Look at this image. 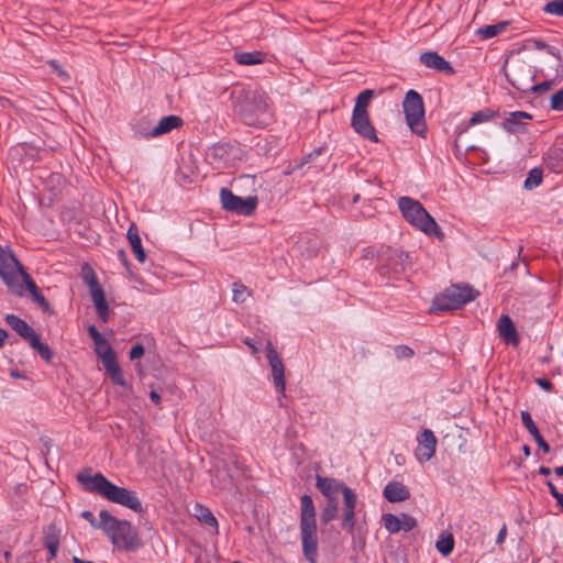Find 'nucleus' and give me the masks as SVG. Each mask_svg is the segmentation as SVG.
<instances>
[{
  "instance_id": "nucleus-22",
  "label": "nucleus",
  "mask_w": 563,
  "mask_h": 563,
  "mask_svg": "<svg viewBox=\"0 0 563 563\" xmlns=\"http://www.w3.org/2000/svg\"><path fill=\"white\" fill-rule=\"evenodd\" d=\"M532 119V115L525 111H514L504 120L503 128L509 133H517L523 130L525 125Z\"/></svg>"
},
{
  "instance_id": "nucleus-7",
  "label": "nucleus",
  "mask_w": 563,
  "mask_h": 563,
  "mask_svg": "<svg viewBox=\"0 0 563 563\" xmlns=\"http://www.w3.org/2000/svg\"><path fill=\"white\" fill-rule=\"evenodd\" d=\"M402 109L410 130L417 135L424 137L427 125L422 97L416 90L410 89L404 98Z\"/></svg>"
},
{
  "instance_id": "nucleus-31",
  "label": "nucleus",
  "mask_w": 563,
  "mask_h": 563,
  "mask_svg": "<svg viewBox=\"0 0 563 563\" xmlns=\"http://www.w3.org/2000/svg\"><path fill=\"white\" fill-rule=\"evenodd\" d=\"M82 280L88 286L90 294L95 291L102 290V286L100 285L98 277L95 271L90 267L88 263H84L81 266Z\"/></svg>"
},
{
  "instance_id": "nucleus-63",
  "label": "nucleus",
  "mask_w": 563,
  "mask_h": 563,
  "mask_svg": "<svg viewBox=\"0 0 563 563\" xmlns=\"http://www.w3.org/2000/svg\"><path fill=\"white\" fill-rule=\"evenodd\" d=\"M51 65H52V66H54V67H56V62H55V60H52V62H51Z\"/></svg>"
},
{
  "instance_id": "nucleus-1",
  "label": "nucleus",
  "mask_w": 563,
  "mask_h": 563,
  "mask_svg": "<svg viewBox=\"0 0 563 563\" xmlns=\"http://www.w3.org/2000/svg\"><path fill=\"white\" fill-rule=\"evenodd\" d=\"M77 481L89 493L100 495L102 498L135 512L143 511L142 503L134 492L117 486L101 473L81 472L77 475Z\"/></svg>"
},
{
  "instance_id": "nucleus-2",
  "label": "nucleus",
  "mask_w": 563,
  "mask_h": 563,
  "mask_svg": "<svg viewBox=\"0 0 563 563\" xmlns=\"http://www.w3.org/2000/svg\"><path fill=\"white\" fill-rule=\"evenodd\" d=\"M300 540L302 554L309 563L318 562V531L316 508L311 496L300 498Z\"/></svg>"
},
{
  "instance_id": "nucleus-19",
  "label": "nucleus",
  "mask_w": 563,
  "mask_h": 563,
  "mask_svg": "<svg viewBox=\"0 0 563 563\" xmlns=\"http://www.w3.org/2000/svg\"><path fill=\"white\" fill-rule=\"evenodd\" d=\"M419 60L428 68L434 69L440 73L453 75L455 73L451 64L444 59L437 52H424L420 55Z\"/></svg>"
},
{
  "instance_id": "nucleus-40",
  "label": "nucleus",
  "mask_w": 563,
  "mask_h": 563,
  "mask_svg": "<svg viewBox=\"0 0 563 563\" xmlns=\"http://www.w3.org/2000/svg\"><path fill=\"white\" fill-rule=\"evenodd\" d=\"M544 12L548 14L563 16V0H553L544 5Z\"/></svg>"
},
{
  "instance_id": "nucleus-49",
  "label": "nucleus",
  "mask_w": 563,
  "mask_h": 563,
  "mask_svg": "<svg viewBox=\"0 0 563 563\" xmlns=\"http://www.w3.org/2000/svg\"><path fill=\"white\" fill-rule=\"evenodd\" d=\"M536 384L545 391H551L553 388L552 383L547 378H536Z\"/></svg>"
},
{
  "instance_id": "nucleus-24",
  "label": "nucleus",
  "mask_w": 563,
  "mask_h": 563,
  "mask_svg": "<svg viewBox=\"0 0 563 563\" xmlns=\"http://www.w3.org/2000/svg\"><path fill=\"white\" fill-rule=\"evenodd\" d=\"M383 493L384 497L390 503L405 501L410 497L408 488L399 482H389Z\"/></svg>"
},
{
  "instance_id": "nucleus-56",
  "label": "nucleus",
  "mask_w": 563,
  "mask_h": 563,
  "mask_svg": "<svg viewBox=\"0 0 563 563\" xmlns=\"http://www.w3.org/2000/svg\"><path fill=\"white\" fill-rule=\"evenodd\" d=\"M244 343L252 350L253 353L257 352V347H256V345H255V343H254V341L252 339L246 338L244 340Z\"/></svg>"
},
{
  "instance_id": "nucleus-17",
  "label": "nucleus",
  "mask_w": 563,
  "mask_h": 563,
  "mask_svg": "<svg viewBox=\"0 0 563 563\" xmlns=\"http://www.w3.org/2000/svg\"><path fill=\"white\" fill-rule=\"evenodd\" d=\"M342 495L344 498V517L342 527L349 532H352L355 526L356 495L350 487H342Z\"/></svg>"
},
{
  "instance_id": "nucleus-9",
  "label": "nucleus",
  "mask_w": 563,
  "mask_h": 563,
  "mask_svg": "<svg viewBox=\"0 0 563 563\" xmlns=\"http://www.w3.org/2000/svg\"><path fill=\"white\" fill-rule=\"evenodd\" d=\"M23 268L12 249L9 245L3 246L0 244V277L13 292H22L19 273L22 272Z\"/></svg>"
},
{
  "instance_id": "nucleus-16",
  "label": "nucleus",
  "mask_w": 563,
  "mask_h": 563,
  "mask_svg": "<svg viewBox=\"0 0 563 563\" xmlns=\"http://www.w3.org/2000/svg\"><path fill=\"white\" fill-rule=\"evenodd\" d=\"M88 333L93 342L95 352L98 357H100L102 363L107 362V360L117 357L108 340L98 331L93 324L88 327Z\"/></svg>"
},
{
  "instance_id": "nucleus-54",
  "label": "nucleus",
  "mask_w": 563,
  "mask_h": 563,
  "mask_svg": "<svg viewBox=\"0 0 563 563\" xmlns=\"http://www.w3.org/2000/svg\"><path fill=\"white\" fill-rule=\"evenodd\" d=\"M150 398H151V400H152L156 406H159V404H161V396H159V394H158L157 391L152 390V391L150 393Z\"/></svg>"
},
{
  "instance_id": "nucleus-21",
  "label": "nucleus",
  "mask_w": 563,
  "mask_h": 563,
  "mask_svg": "<svg viewBox=\"0 0 563 563\" xmlns=\"http://www.w3.org/2000/svg\"><path fill=\"white\" fill-rule=\"evenodd\" d=\"M543 164L552 173H563V147L550 146L543 155Z\"/></svg>"
},
{
  "instance_id": "nucleus-42",
  "label": "nucleus",
  "mask_w": 563,
  "mask_h": 563,
  "mask_svg": "<svg viewBox=\"0 0 563 563\" xmlns=\"http://www.w3.org/2000/svg\"><path fill=\"white\" fill-rule=\"evenodd\" d=\"M20 277L24 282L26 289L29 290V292L31 294L32 297L34 296V294H37L40 291L36 284L31 278V276L25 272L24 268L22 269V272L19 273V278Z\"/></svg>"
},
{
  "instance_id": "nucleus-25",
  "label": "nucleus",
  "mask_w": 563,
  "mask_h": 563,
  "mask_svg": "<svg viewBox=\"0 0 563 563\" xmlns=\"http://www.w3.org/2000/svg\"><path fill=\"white\" fill-rule=\"evenodd\" d=\"M521 421L525 428L528 430V432L532 435L534 441L538 443L539 448L544 452H550V445L547 443V441L543 439L542 434L540 433L538 427L533 422L531 415L528 411H521Z\"/></svg>"
},
{
  "instance_id": "nucleus-34",
  "label": "nucleus",
  "mask_w": 563,
  "mask_h": 563,
  "mask_svg": "<svg viewBox=\"0 0 563 563\" xmlns=\"http://www.w3.org/2000/svg\"><path fill=\"white\" fill-rule=\"evenodd\" d=\"M374 96V91L371 89H365L358 93L355 100L354 109L353 111H362V112H368L367 108L368 104Z\"/></svg>"
},
{
  "instance_id": "nucleus-26",
  "label": "nucleus",
  "mask_w": 563,
  "mask_h": 563,
  "mask_svg": "<svg viewBox=\"0 0 563 563\" xmlns=\"http://www.w3.org/2000/svg\"><path fill=\"white\" fill-rule=\"evenodd\" d=\"M126 238L130 242V245H131V249H132V252H133L135 258L140 263H144L146 260V254L142 246V240H141L139 229L135 223L130 224V227L128 229Z\"/></svg>"
},
{
  "instance_id": "nucleus-11",
  "label": "nucleus",
  "mask_w": 563,
  "mask_h": 563,
  "mask_svg": "<svg viewBox=\"0 0 563 563\" xmlns=\"http://www.w3.org/2000/svg\"><path fill=\"white\" fill-rule=\"evenodd\" d=\"M408 254L391 247H383L378 254V272L383 277L397 278L408 266Z\"/></svg>"
},
{
  "instance_id": "nucleus-33",
  "label": "nucleus",
  "mask_w": 563,
  "mask_h": 563,
  "mask_svg": "<svg viewBox=\"0 0 563 563\" xmlns=\"http://www.w3.org/2000/svg\"><path fill=\"white\" fill-rule=\"evenodd\" d=\"M435 548L444 556L452 553L454 549V539L452 533L442 532L435 542Z\"/></svg>"
},
{
  "instance_id": "nucleus-30",
  "label": "nucleus",
  "mask_w": 563,
  "mask_h": 563,
  "mask_svg": "<svg viewBox=\"0 0 563 563\" xmlns=\"http://www.w3.org/2000/svg\"><path fill=\"white\" fill-rule=\"evenodd\" d=\"M195 517L202 523L214 529L218 532V520L208 507L200 504L195 506Z\"/></svg>"
},
{
  "instance_id": "nucleus-4",
  "label": "nucleus",
  "mask_w": 563,
  "mask_h": 563,
  "mask_svg": "<svg viewBox=\"0 0 563 563\" xmlns=\"http://www.w3.org/2000/svg\"><path fill=\"white\" fill-rule=\"evenodd\" d=\"M398 208L402 217L416 229L430 236L443 238V233L435 220L418 200L407 196L400 197L398 199Z\"/></svg>"
},
{
  "instance_id": "nucleus-41",
  "label": "nucleus",
  "mask_w": 563,
  "mask_h": 563,
  "mask_svg": "<svg viewBox=\"0 0 563 563\" xmlns=\"http://www.w3.org/2000/svg\"><path fill=\"white\" fill-rule=\"evenodd\" d=\"M398 517L400 521V530L408 532L417 527V520L410 515L402 512Z\"/></svg>"
},
{
  "instance_id": "nucleus-13",
  "label": "nucleus",
  "mask_w": 563,
  "mask_h": 563,
  "mask_svg": "<svg viewBox=\"0 0 563 563\" xmlns=\"http://www.w3.org/2000/svg\"><path fill=\"white\" fill-rule=\"evenodd\" d=\"M266 357L272 368V375L274 385L278 395H285L286 382H285V367L280 356L273 346L271 341L266 343Z\"/></svg>"
},
{
  "instance_id": "nucleus-52",
  "label": "nucleus",
  "mask_w": 563,
  "mask_h": 563,
  "mask_svg": "<svg viewBox=\"0 0 563 563\" xmlns=\"http://www.w3.org/2000/svg\"><path fill=\"white\" fill-rule=\"evenodd\" d=\"M81 517H82V518H85L86 520H88V521H89V523H90L92 527L98 528L99 522H97V520H96V518H95V516H93V514H92L91 511H84V512L81 514Z\"/></svg>"
},
{
  "instance_id": "nucleus-37",
  "label": "nucleus",
  "mask_w": 563,
  "mask_h": 563,
  "mask_svg": "<svg viewBox=\"0 0 563 563\" xmlns=\"http://www.w3.org/2000/svg\"><path fill=\"white\" fill-rule=\"evenodd\" d=\"M251 296V291L241 283H234L232 286V299L236 303H243Z\"/></svg>"
},
{
  "instance_id": "nucleus-23",
  "label": "nucleus",
  "mask_w": 563,
  "mask_h": 563,
  "mask_svg": "<svg viewBox=\"0 0 563 563\" xmlns=\"http://www.w3.org/2000/svg\"><path fill=\"white\" fill-rule=\"evenodd\" d=\"M316 486L329 500H336V495L339 492L342 493V487H347L336 482L334 478L322 477L320 475H317Z\"/></svg>"
},
{
  "instance_id": "nucleus-32",
  "label": "nucleus",
  "mask_w": 563,
  "mask_h": 563,
  "mask_svg": "<svg viewBox=\"0 0 563 563\" xmlns=\"http://www.w3.org/2000/svg\"><path fill=\"white\" fill-rule=\"evenodd\" d=\"M234 59L240 65H257L264 62L262 52H240L234 54Z\"/></svg>"
},
{
  "instance_id": "nucleus-6",
  "label": "nucleus",
  "mask_w": 563,
  "mask_h": 563,
  "mask_svg": "<svg viewBox=\"0 0 563 563\" xmlns=\"http://www.w3.org/2000/svg\"><path fill=\"white\" fill-rule=\"evenodd\" d=\"M477 295L468 285H452L434 298L433 307L439 311L456 310L474 300Z\"/></svg>"
},
{
  "instance_id": "nucleus-20",
  "label": "nucleus",
  "mask_w": 563,
  "mask_h": 563,
  "mask_svg": "<svg viewBox=\"0 0 563 563\" xmlns=\"http://www.w3.org/2000/svg\"><path fill=\"white\" fill-rule=\"evenodd\" d=\"M497 330L500 339L509 344L517 345L519 338L517 329L508 314H501L497 322Z\"/></svg>"
},
{
  "instance_id": "nucleus-28",
  "label": "nucleus",
  "mask_w": 563,
  "mask_h": 563,
  "mask_svg": "<svg viewBox=\"0 0 563 563\" xmlns=\"http://www.w3.org/2000/svg\"><path fill=\"white\" fill-rule=\"evenodd\" d=\"M104 369L109 374L111 380L119 386H126V380L124 378L123 372L118 364L117 357L111 360H107V362L102 363Z\"/></svg>"
},
{
  "instance_id": "nucleus-35",
  "label": "nucleus",
  "mask_w": 563,
  "mask_h": 563,
  "mask_svg": "<svg viewBox=\"0 0 563 563\" xmlns=\"http://www.w3.org/2000/svg\"><path fill=\"white\" fill-rule=\"evenodd\" d=\"M542 169L539 168V167H534L532 168L529 173H528V176L525 180V188L527 190H532L537 187H539L542 183Z\"/></svg>"
},
{
  "instance_id": "nucleus-38",
  "label": "nucleus",
  "mask_w": 563,
  "mask_h": 563,
  "mask_svg": "<svg viewBox=\"0 0 563 563\" xmlns=\"http://www.w3.org/2000/svg\"><path fill=\"white\" fill-rule=\"evenodd\" d=\"M385 529L390 533H398L400 530L399 517L393 514H385L382 517Z\"/></svg>"
},
{
  "instance_id": "nucleus-55",
  "label": "nucleus",
  "mask_w": 563,
  "mask_h": 563,
  "mask_svg": "<svg viewBox=\"0 0 563 563\" xmlns=\"http://www.w3.org/2000/svg\"><path fill=\"white\" fill-rule=\"evenodd\" d=\"M9 338V333L0 328V349L3 346L4 341Z\"/></svg>"
},
{
  "instance_id": "nucleus-43",
  "label": "nucleus",
  "mask_w": 563,
  "mask_h": 563,
  "mask_svg": "<svg viewBox=\"0 0 563 563\" xmlns=\"http://www.w3.org/2000/svg\"><path fill=\"white\" fill-rule=\"evenodd\" d=\"M492 118H493V114L489 111H487V110L478 111V112H475L471 117L468 125H476L478 123L487 122Z\"/></svg>"
},
{
  "instance_id": "nucleus-39",
  "label": "nucleus",
  "mask_w": 563,
  "mask_h": 563,
  "mask_svg": "<svg viewBox=\"0 0 563 563\" xmlns=\"http://www.w3.org/2000/svg\"><path fill=\"white\" fill-rule=\"evenodd\" d=\"M338 515V503L336 500H329L321 514V521L329 523L336 518Z\"/></svg>"
},
{
  "instance_id": "nucleus-62",
  "label": "nucleus",
  "mask_w": 563,
  "mask_h": 563,
  "mask_svg": "<svg viewBox=\"0 0 563 563\" xmlns=\"http://www.w3.org/2000/svg\"><path fill=\"white\" fill-rule=\"evenodd\" d=\"M119 255H120L121 257H124V256H125L124 251H120V252H119Z\"/></svg>"
},
{
  "instance_id": "nucleus-44",
  "label": "nucleus",
  "mask_w": 563,
  "mask_h": 563,
  "mask_svg": "<svg viewBox=\"0 0 563 563\" xmlns=\"http://www.w3.org/2000/svg\"><path fill=\"white\" fill-rule=\"evenodd\" d=\"M551 109L554 111H563V88L552 95Z\"/></svg>"
},
{
  "instance_id": "nucleus-12",
  "label": "nucleus",
  "mask_w": 563,
  "mask_h": 563,
  "mask_svg": "<svg viewBox=\"0 0 563 563\" xmlns=\"http://www.w3.org/2000/svg\"><path fill=\"white\" fill-rule=\"evenodd\" d=\"M220 201L222 208L229 212L239 216H251L257 208L258 199L256 196H249L246 198L234 195L228 188H221Z\"/></svg>"
},
{
  "instance_id": "nucleus-29",
  "label": "nucleus",
  "mask_w": 563,
  "mask_h": 563,
  "mask_svg": "<svg viewBox=\"0 0 563 563\" xmlns=\"http://www.w3.org/2000/svg\"><path fill=\"white\" fill-rule=\"evenodd\" d=\"M90 296L96 307L98 317L103 322H107L109 320V306L106 300L104 290L102 289L100 291H95L93 294H90Z\"/></svg>"
},
{
  "instance_id": "nucleus-48",
  "label": "nucleus",
  "mask_w": 563,
  "mask_h": 563,
  "mask_svg": "<svg viewBox=\"0 0 563 563\" xmlns=\"http://www.w3.org/2000/svg\"><path fill=\"white\" fill-rule=\"evenodd\" d=\"M547 486L549 488L550 494L556 500V503L563 499V494L556 489V487L551 481L547 482Z\"/></svg>"
},
{
  "instance_id": "nucleus-57",
  "label": "nucleus",
  "mask_w": 563,
  "mask_h": 563,
  "mask_svg": "<svg viewBox=\"0 0 563 563\" xmlns=\"http://www.w3.org/2000/svg\"><path fill=\"white\" fill-rule=\"evenodd\" d=\"M538 472L543 476H549L551 474V470L547 466H540Z\"/></svg>"
},
{
  "instance_id": "nucleus-45",
  "label": "nucleus",
  "mask_w": 563,
  "mask_h": 563,
  "mask_svg": "<svg viewBox=\"0 0 563 563\" xmlns=\"http://www.w3.org/2000/svg\"><path fill=\"white\" fill-rule=\"evenodd\" d=\"M397 358H410L413 356V350L407 345H398L395 347Z\"/></svg>"
},
{
  "instance_id": "nucleus-5",
  "label": "nucleus",
  "mask_w": 563,
  "mask_h": 563,
  "mask_svg": "<svg viewBox=\"0 0 563 563\" xmlns=\"http://www.w3.org/2000/svg\"><path fill=\"white\" fill-rule=\"evenodd\" d=\"M240 113L243 122L250 126L264 128L273 120V111L264 93L254 92L246 97L240 106Z\"/></svg>"
},
{
  "instance_id": "nucleus-36",
  "label": "nucleus",
  "mask_w": 563,
  "mask_h": 563,
  "mask_svg": "<svg viewBox=\"0 0 563 563\" xmlns=\"http://www.w3.org/2000/svg\"><path fill=\"white\" fill-rule=\"evenodd\" d=\"M508 24H509V22H500V23L493 24V25H486L478 30V34L483 38H492L498 34H500L503 31H505L506 27L508 26Z\"/></svg>"
},
{
  "instance_id": "nucleus-60",
  "label": "nucleus",
  "mask_w": 563,
  "mask_h": 563,
  "mask_svg": "<svg viewBox=\"0 0 563 563\" xmlns=\"http://www.w3.org/2000/svg\"><path fill=\"white\" fill-rule=\"evenodd\" d=\"M11 374H12L13 377H16V378L21 377V375L19 373L12 372Z\"/></svg>"
},
{
  "instance_id": "nucleus-14",
  "label": "nucleus",
  "mask_w": 563,
  "mask_h": 563,
  "mask_svg": "<svg viewBox=\"0 0 563 563\" xmlns=\"http://www.w3.org/2000/svg\"><path fill=\"white\" fill-rule=\"evenodd\" d=\"M351 125L354 129V131L364 139H367L375 143L378 142V136L376 134L375 128L373 126L369 120L368 112L353 111Z\"/></svg>"
},
{
  "instance_id": "nucleus-61",
  "label": "nucleus",
  "mask_w": 563,
  "mask_h": 563,
  "mask_svg": "<svg viewBox=\"0 0 563 563\" xmlns=\"http://www.w3.org/2000/svg\"><path fill=\"white\" fill-rule=\"evenodd\" d=\"M360 196L356 195L354 198H353V202H356L358 200Z\"/></svg>"
},
{
  "instance_id": "nucleus-10",
  "label": "nucleus",
  "mask_w": 563,
  "mask_h": 563,
  "mask_svg": "<svg viewBox=\"0 0 563 563\" xmlns=\"http://www.w3.org/2000/svg\"><path fill=\"white\" fill-rule=\"evenodd\" d=\"M505 76L509 84L521 92H543L549 90L553 85L552 80L532 85L533 76L531 75L530 66L523 62L515 64L511 73L505 71Z\"/></svg>"
},
{
  "instance_id": "nucleus-27",
  "label": "nucleus",
  "mask_w": 563,
  "mask_h": 563,
  "mask_svg": "<svg viewBox=\"0 0 563 563\" xmlns=\"http://www.w3.org/2000/svg\"><path fill=\"white\" fill-rule=\"evenodd\" d=\"M183 125V119L178 115L170 114L162 118L157 125L150 132V136H158L162 134L169 133L174 129H178Z\"/></svg>"
},
{
  "instance_id": "nucleus-15",
  "label": "nucleus",
  "mask_w": 563,
  "mask_h": 563,
  "mask_svg": "<svg viewBox=\"0 0 563 563\" xmlns=\"http://www.w3.org/2000/svg\"><path fill=\"white\" fill-rule=\"evenodd\" d=\"M437 438L430 429H424L418 437V445L415 450L417 460L421 463L429 461L435 453Z\"/></svg>"
},
{
  "instance_id": "nucleus-51",
  "label": "nucleus",
  "mask_w": 563,
  "mask_h": 563,
  "mask_svg": "<svg viewBox=\"0 0 563 563\" xmlns=\"http://www.w3.org/2000/svg\"><path fill=\"white\" fill-rule=\"evenodd\" d=\"M536 46L538 48H547L548 49V53L555 56V57H559V52L555 47H552V46H548L544 42H537L536 43Z\"/></svg>"
},
{
  "instance_id": "nucleus-8",
  "label": "nucleus",
  "mask_w": 563,
  "mask_h": 563,
  "mask_svg": "<svg viewBox=\"0 0 563 563\" xmlns=\"http://www.w3.org/2000/svg\"><path fill=\"white\" fill-rule=\"evenodd\" d=\"M4 320L23 340L29 342L30 346L35 350L45 362H49L53 358L54 353L51 347L41 341L40 334L23 319L15 314H7Z\"/></svg>"
},
{
  "instance_id": "nucleus-50",
  "label": "nucleus",
  "mask_w": 563,
  "mask_h": 563,
  "mask_svg": "<svg viewBox=\"0 0 563 563\" xmlns=\"http://www.w3.org/2000/svg\"><path fill=\"white\" fill-rule=\"evenodd\" d=\"M322 152H323L322 147H318V148L313 150L312 152H310L309 154H307L303 157L302 163L300 164V166H303L305 164L309 163L312 158L321 155Z\"/></svg>"
},
{
  "instance_id": "nucleus-47",
  "label": "nucleus",
  "mask_w": 563,
  "mask_h": 563,
  "mask_svg": "<svg viewBox=\"0 0 563 563\" xmlns=\"http://www.w3.org/2000/svg\"><path fill=\"white\" fill-rule=\"evenodd\" d=\"M144 346L141 344H135L132 346L129 353L130 360H136L144 355Z\"/></svg>"
},
{
  "instance_id": "nucleus-46",
  "label": "nucleus",
  "mask_w": 563,
  "mask_h": 563,
  "mask_svg": "<svg viewBox=\"0 0 563 563\" xmlns=\"http://www.w3.org/2000/svg\"><path fill=\"white\" fill-rule=\"evenodd\" d=\"M32 299L40 306L43 308V310L47 311L49 310V302L47 301V299L44 297V295L38 291L37 294H34V296L32 297Z\"/></svg>"
},
{
  "instance_id": "nucleus-59",
  "label": "nucleus",
  "mask_w": 563,
  "mask_h": 563,
  "mask_svg": "<svg viewBox=\"0 0 563 563\" xmlns=\"http://www.w3.org/2000/svg\"><path fill=\"white\" fill-rule=\"evenodd\" d=\"M523 453H525L526 456L530 455V448L528 445L523 446Z\"/></svg>"
},
{
  "instance_id": "nucleus-53",
  "label": "nucleus",
  "mask_w": 563,
  "mask_h": 563,
  "mask_svg": "<svg viewBox=\"0 0 563 563\" xmlns=\"http://www.w3.org/2000/svg\"><path fill=\"white\" fill-rule=\"evenodd\" d=\"M506 536H507V527H506V525H503L501 529L499 530V532L497 534L496 543L501 544L505 541Z\"/></svg>"
},
{
  "instance_id": "nucleus-58",
  "label": "nucleus",
  "mask_w": 563,
  "mask_h": 563,
  "mask_svg": "<svg viewBox=\"0 0 563 563\" xmlns=\"http://www.w3.org/2000/svg\"><path fill=\"white\" fill-rule=\"evenodd\" d=\"M554 473L558 475V476H563V466H558L554 468Z\"/></svg>"
},
{
  "instance_id": "nucleus-18",
  "label": "nucleus",
  "mask_w": 563,
  "mask_h": 563,
  "mask_svg": "<svg viewBox=\"0 0 563 563\" xmlns=\"http://www.w3.org/2000/svg\"><path fill=\"white\" fill-rule=\"evenodd\" d=\"M62 531L56 525L51 523L43 528V544L48 551L47 561H52L57 556L60 543Z\"/></svg>"
},
{
  "instance_id": "nucleus-64",
  "label": "nucleus",
  "mask_w": 563,
  "mask_h": 563,
  "mask_svg": "<svg viewBox=\"0 0 563 563\" xmlns=\"http://www.w3.org/2000/svg\"><path fill=\"white\" fill-rule=\"evenodd\" d=\"M233 563H239V562H233Z\"/></svg>"
},
{
  "instance_id": "nucleus-3",
  "label": "nucleus",
  "mask_w": 563,
  "mask_h": 563,
  "mask_svg": "<svg viewBox=\"0 0 563 563\" xmlns=\"http://www.w3.org/2000/svg\"><path fill=\"white\" fill-rule=\"evenodd\" d=\"M99 529H102L113 545L135 550L140 545L136 529L126 520L118 519L107 510L99 512Z\"/></svg>"
}]
</instances>
